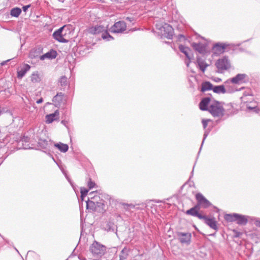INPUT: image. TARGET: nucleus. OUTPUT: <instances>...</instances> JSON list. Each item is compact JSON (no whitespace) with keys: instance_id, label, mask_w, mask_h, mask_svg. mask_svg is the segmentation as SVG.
<instances>
[{"instance_id":"4c0bfd02","label":"nucleus","mask_w":260,"mask_h":260,"mask_svg":"<svg viewBox=\"0 0 260 260\" xmlns=\"http://www.w3.org/2000/svg\"><path fill=\"white\" fill-rule=\"evenodd\" d=\"M194 208H195L197 211L199 212V210L201 208H202L201 205L199 204V203L198 202H197V204L196 206H194L193 207Z\"/></svg>"},{"instance_id":"49530a36","label":"nucleus","mask_w":260,"mask_h":260,"mask_svg":"<svg viewBox=\"0 0 260 260\" xmlns=\"http://www.w3.org/2000/svg\"><path fill=\"white\" fill-rule=\"evenodd\" d=\"M10 60V59H8V60H6V61H3V62L1 63V65H2V66H4L5 64H6V62H7L9 61Z\"/></svg>"},{"instance_id":"412c9836","label":"nucleus","mask_w":260,"mask_h":260,"mask_svg":"<svg viewBox=\"0 0 260 260\" xmlns=\"http://www.w3.org/2000/svg\"><path fill=\"white\" fill-rule=\"evenodd\" d=\"M185 213L187 215H190L192 216L197 217L200 219H202L203 218H205L204 215H203L199 213V212L197 211V210L193 207L187 210Z\"/></svg>"},{"instance_id":"7ed1b4c3","label":"nucleus","mask_w":260,"mask_h":260,"mask_svg":"<svg viewBox=\"0 0 260 260\" xmlns=\"http://www.w3.org/2000/svg\"><path fill=\"white\" fill-rule=\"evenodd\" d=\"M215 66L217 69V72L219 73H223L231 67L230 60L226 56L218 59L215 63Z\"/></svg>"},{"instance_id":"2eb2a0df","label":"nucleus","mask_w":260,"mask_h":260,"mask_svg":"<svg viewBox=\"0 0 260 260\" xmlns=\"http://www.w3.org/2000/svg\"><path fill=\"white\" fill-rule=\"evenodd\" d=\"M246 77L247 75L245 74H238L235 77L231 78L230 81L232 83L240 84L244 82V80Z\"/></svg>"},{"instance_id":"79ce46f5","label":"nucleus","mask_w":260,"mask_h":260,"mask_svg":"<svg viewBox=\"0 0 260 260\" xmlns=\"http://www.w3.org/2000/svg\"><path fill=\"white\" fill-rule=\"evenodd\" d=\"M228 83H229V81H225V82H224V83H225V88H226V87H227V86H228V87H229L230 89H233V90H234V91H235V89H234L233 87H232L230 85H226L227 84H228Z\"/></svg>"},{"instance_id":"f704fd0d","label":"nucleus","mask_w":260,"mask_h":260,"mask_svg":"<svg viewBox=\"0 0 260 260\" xmlns=\"http://www.w3.org/2000/svg\"><path fill=\"white\" fill-rule=\"evenodd\" d=\"M95 185V183L94 182L92 181L91 180V179L90 178H89V180L87 182V186L89 189H92L94 187V186Z\"/></svg>"},{"instance_id":"bb28decb","label":"nucleus","mask_w":260,"mask_h":260,"mask_svg":"<svg viewBox=\"0 0 260 260\" xmlns=\"http://www.w3.org/2000/svg\"><path fill=\"white\" fill-rule=\"evenodd\" d=\"M238 213L226 214L224 215V219L228 222H236Z\"/></svg>"},{"instance_id":"4be33fe9","label":"nucleus","mask_w":260,"mask_h":260,"mask_svg":"<svg viewBox=\"0 0 260 260\" xmlns=\"http://www.w3.org/2000/svg\"><path fill=\"white\" fill-rule=\"evenodd\" d=\"M30 69V66L27 64H25L23 68L18 71H17V77L19 79H21L24 77L27 71Z\"/></svg>"},{"instance_id":"a211bd4d","label":"nucleus","mask_w":260,"mask_h":260,"mask_svg":"<svg viewBox=\"0 0 260 260\" xmlns=\"http://www.w3.org/2000/svg\"><path fill=\"white\" fill-rule=\"evenodd\" d=\"M57 54V52L55 50L51 49L44 55H41L40 56V59L42 60H44L46 58L54 59L56 58Z\"/></svg>"},{"instance_id":"603ef678","label":"nucleus","mask_w":260,"mask_h":260,"mask_svg":"<svg viewBox=\"0 0 260 260\" xmlns=\"http://www.w3.org/2000/svg\"><path fill=\"white\" fill-rule=\"evenodd\" d=\"M89 203H90V204H93V202L92 201H90V202H89Z\"/></svg>"},{"instance_id":"20e7f679","label":"nucleus","mask_w":260,"mask_h":260,"mask_svg":"<svg viewBox=\"0 0 260 260\" xmlns=\"http://www.w3.org/2000/svg\"><path fill=\"white\" fill-rule=\"evenodd\" d=\"M106 250V248L104 245L95 241L90 246V251L94 255L102 256Z\"/></svg>"},{"instance_id":"39448f33","label":"nucleus","mask_w":260,"mask_h":260,"mask_svg":"<svg viewBox=\"0 0 260 260\" xmlns=\"http://www.w3.org/2000/svg\"><path fill=\"white\" fill-rule=\"evenodd\" d=\"M126 23L123 21H118L110 28V31L113 33H121L125 30Z\"/></svg>"},{"instance_id":"c03bdc74","label":"nucleus","mask_w":260,"mask_h":260,"mask_svg":"<svg viewBox=\"0 0 260 260\" xmlns=\"http://www.w3.org/2000/svg\"><path fill=\"white\" fill-rule=\"evenodd\" d=\"M214 80L216 82H220L221 81V79L220 78H219L216 77V78H214Z\"/></svg>"},{"instance_id":"de8ad7c7","label":"nucleus","mask_w":260,"mask_h":260,"mask_svg":"<svg viewBox=\"0 0 260 260\" xmlns=\"http://www.w3.org/2000/svg\"><path fill=\"white\" fill-rule=\"evenodd\" d=\"M61 123L63 124L64 125L66 126V124L67 123V122L65 120H62Z\"/></svg>"},{"instance_id":"c85d7f7f","label":"nucleus","mask_w":260,"mask_h":260,"mask_svg":"<svg viewBox=\"0 0 260 260\" xmlns=\"http://www.w3.org/2000/svg\"><path fill=\"white\" fill-rule=\"evenodd\" d=\"M128 250L126 247H124L120 252L119 255L120 260H125L128 255Z\"/></svg>"},{"instance_id":"3c124183","label":"nucleus","mask_w":260,"mask_h":260,"mask_svg":"<svg viewBox=\"0 0 260 260\" xmlns=\"http://www.w3.org/2000/svg\"><path fill=\"white\" fill-rule=\"evenodd\" d=\"M248 109H253V108H251V107H248Z\"/></svg>"},{"instance_id":"7c9ffc66","label":"nucleus","mask_w":260,"mask_h":260,"mask_svg":"<svg viewBox=\"0 0 260 260\" xmlns=\"http://www.w3.org/2000/svg\"><path fill=\"white\" fill-rule=\"evenodd\" d=\"M38 144L41 148L46 149L48 148L49 144L47 140L40 139L39 140Z\"/></svg>"},{"instance_id":"c9c22d12","label":"nucleus","mask_w":260,"mask_h":260,"mask_svg":"<svg viewBox=\"0 0 260 260\" xmlns=\"http://www.w3.org/2000/svg\"><path fill=\"white\" fill-rule=\"evenodd\" d=\"M209 120H210L209 119H203L202 120V122L203 126V127L204 129H206V128L207 127L208 122Z\"/></svg>"},{"instance_id":"423d86ee","label":"nucleus","mask_w":260,"mask_h":260,"mask_svg":"<svg viewBox=\"0 0 260 260\" xmlns=\"http://www.w3.org/2000/svg\"><path fill=\"white\" fill-rule=\"evenodd\" d=\"M162 35L169 39H171L174 35V29L169 24L165 23L160 28Z\"/></svg>"},{"instance_id":"1a4fd4ad","label":"nucleus","mask_w":260,"mask_h":260,"mask_svg":"<svg viewBox=\"0 0 260 260\" xmlns=\"http://www.w3.org/2000/svg\"><path fill=\"white\" fill-rule=\"evenodd\" d=\"M17 146L19 149H27L31 148L29 143V138L23 136L18 142Z\"/></svg>"},{"instance_id":"f3484780","label":"nucleus","mask_w":260,"mask_h":260,"mask_svg":"<svg viewBox=\"0 0 260 260\" xmlns=\"http://www.w3.org/2000/svg\"><path fill=\"white\" fill-rule=\"evenodd\" d=\"M204 217L202 219H204L206 224L209 225L211 228L217 231L218 227L217 226V221L215 220L214 218H209L206 216L204 215Z\"/></svg>"},{"instance_id":"e433bc0d","label":"nucleus","mask_w":260,"mask_h":260,"mask_svg":"<svg viewBox=\"0 0 260 260\" xmlns=\"http://www.w3.org/2000/svg\"><path fill=\"white\" fill-rule=\"evenodd\" d=\"M233 232L234 233V237L236 238L239 237L242 235V233L239 232L235 230H233Z\"/></svg>"},{"instance_id":"6e6552de","label":"nucleus","mask_w":260,"mask_h":260,"mask_svg":"<svg viewBox=\"0 0 260 260\" xmlns=\"http://www.w3.org/2000/svg\"><path fill=\"white\" fill-rule=\"evenodd\" d=\"M196 199L201 205L202 208H207L211 205L210 202L207 200L201 193H198L196 195Z\"/></svg>"},{"instance_id":"f257e3e1","label":"nucleus","mask_w":260,"mask_h":260,"mask_svg":"<svg viewBox=\"0 0 260 260\" xmlns=\"http://www.w3.org/2000/svg\"><path fill=\"white\" fill-rule=\"evenodd\" d=\"M208 111L214 117H221L224 115V109L221 103L214 101L210 104Z\"/></svg>"},{"instance_id":"a18cd8bd","label":"nucleus","mask_w":260,"mask_h":260,"mask_svg":"<svg viewBox=\"0 0 260 260\" xmlns=\"http://www.w3.org/2000/svg\"><path fill=\"white\" fill-rule=\"evenodd\" d=\"M43 100L42 98H41L39 100H38L37 101V104H41L43 102Z\"/></svg>"},{"instance_id":"0eeeda50","label":"nucleus","mask_w":260,"mask_h":260,"mask_svg":"<svg viewBox=\"0 0 260 260\" xmlns=\"http://www.w3.org/2000/svg\"><path fill=\"white\" fill-rule=\"evenodd\" d=\"M64 27L65 26H63L60 27L57 30L55 31L53 34V38L56 40L61 43H68L69 41L68 39H66L61 36L62 31H63Z\"/></svg>"},{"instance_id":"cd10ccee","label":"nucleus","mask_w":260,"mask_h":260,"mask_svg":"<svg viewBox=\"0 0 260 260\" xmlns=\"http://www.w3.org/2000/svg\"><path fill=\"white\" fill-rule=\"evenodd\" d=\"M54 146L57 148L61 152H66L69 149V146L67 144L62 143H56Z\"/></svg>"},{"instance_id":"72a5a7b5","label":"nucleus","mask_w":260,"mask_h":260,"mask_svg":"<svg viewBox=\"0 0 260 260\" xmlns=\"http://www.w3.org/2000/svg\"><path fill=\"white\" fill-rule=\"evenodd\" d=\"M60 83L61 86H65L67 84V78L65 76H62L60 79Z\"/></svg>"},{"instance_id":"b1692460","label":"nucleus","mask_w":260,"mask_h":260,"mask_svg":"<svg viewBox=\"0 0 260 260\" xmlns=\"http://www.w3.org/2000/svg\"><path fill=\"white\" fill-rule=\"evenodd\" d=\"M197 63L198 66L203 73L205 71L207 67L208 66L206 61L200 57H197Z\"/></svg>"},{"instance_id":"8fccbe9b","label":"nucleus","mask_w":260,"mask_h":260,"mask_svg":"<svg viewBox=\"0 0 260 260\" xmlns=\"http://www.w3.org/2000/svg\"><path fill=\"white\" fill-rule=\"evenodd\" d=\"M61 36L63 37L64 38L66 36V34H63V31H62V33H61Z\"/></svg>"},{"instance_id":"9d476101","label":"nucleus","mask_w":260,"mask_h":260,"mask_svg":"<svg viewBox=\"0 0 260 260\" xmlns=\"http://www.w3.org/2000/svg\"><path fill=\"white\" fill-rule=\"evenodd\" d=\"M179 49L182 53L185 54L186 58L189 60V61L186 63L187 66L188 67L190 62V60L193 56V55L190 54L191 52L190 49L184 45H180L179 46Z\"/></svg>"},{"instance_id":"58836bf2","label":"nucleus","mask_w":260,"mask_h":260,"mask_svg":"<svg viewBox=\"0 0 260 260\" xmlns=\"http://www.w3.org/2000/svg\"><path fill=\"white\" fill-rule=\"evenodd\" d=\"M208 132L207 131H206L204 134V138H203V141H202V145H201V146H202L204 141H205V140L206 139V137H207L208 135ZM202 147H201V148Z\"/></svg>"},{"instance_id":"09e8293b","label":"nucleus","mask_w":260,"mask_h":260,"mask_svg":"<svg viewBox=\"0 0 260 260\" xmlns=\"http://www.w3.org/2000/svg\"><path fill=\"white\" fill-rule=\"evenodd\" d=\"M256 226L260 228V221H256Z\"/></svg>"},{"instance_id":"a19ab883","label":"nucleus","mask_w":260,"mask_h":260,"mask_svg":"<svg viewBox=\"0 0 260 260\" xmlns=\"http://www.w3.org/2000/svg\"><path fill=\"white\" fill-rule=\"evenodd\" d=\"M30 5H26V6H24L23 7H22V10L24 12H26V11L28 10V9L30 7Z\"/></svg>"},{"instance_id":"6ab92c4d","label":"nucleus","mask_w":260,"mask_h":260,"mask_svg":"<svg viewBox=\"0 0 260 260\" xmlns=\"http://www.w3.org/2000/svg\"><path fill=\"white\" fill-rule=\"evenodd\" d=\"M191 46L196 51L200 53H204L206 51V46L202 43H192Z\"/></svg>"},{"instance_id":"37998d69","label":"nucleus","mask_w":260,"mask_h":260,"mask_svg":"<svg viewBox=\"0 0 260 260\" xmlns=\"http://www.w3.org/2000/svg\"><path fill=\"white\" fill-rule=\"evenodd\" d=\"M125 20H127V21H129L130 22H132L134 20V19L133 17H127L126 18H125Z\"/></svg>"},{"instance_id":"ddd939ff","label":"nucleus","mask_w":260,"mask_h":260,"mask_svg":"<svg viewBox=\"0 0 260 260\" xmlns=\"http://www.w3.org/2000/svg\"><path fill=\"white\" fill-rule=\"evenodd\" d=\"M177 236L181 243H187L190 242L191 235L189 233L178 232Z\"/></svg>"},{"instance_id":"c756f323","label":"nucleus","mask_w":260,"mask_h":260,"mask_svg":"<svg viewBox=\"0 0 260 260\" xmlns=\"http://www.w3.org/2000/svg\"><path fill=\"white\" fill-rule=\"evenodd\" d=\"M21 12V9L19 8H14L11 10L10 14L12 16L17 17L20 15Z\"/></svg>"},{"instance_id":"393cba45","label":"nucleus","mask_w":260,"mask_h":260,"mask_svg":"<svg viewBox=\"0 0 260 260\" xmlns=\"http://www.w3.org/2000/svg\"><path fill=\"white\" fill-rule=\"evenodd\" d=\"M43 49L41 47L36 48L32 49L29 53V57L31 58H37L41 56Z\"/></svg>"},{"instance_id":"9b49d317","label":"nucleus","mask_w":260,"mask_h":260,"mask_svg":"<svg viewBox=\"0 0 260 260\" xmlns=\"http://www.w3.org/2000/svg\"><path fill=\"white\" fill-rule=\"evenodd\" d=\"M52 102L54 103L55 106H60L62 104H64L66 102L64 94L62 92L58 93L53 97Z\"/></svg>"},{"instance_id":"4468645a","label":"nucleus","mask_w":260,"mask_h":260,"mask_svg":"<svg viewBox=\"0 0 260 260\" xmlns=\"http://www.w3.org/2000/svg\"><path fill=\"white\" fill-rule=\"evenodd\" d=\"M227 46L228 45L225 44L216 43L213 46L212 50L214 54L219 55L224 52Z\"/></svg>"},{"instance_id":"ea45409f","label":"nucleus","mask_w":260,"mask_h":260,"mask_svg":"<svg viewBox=\"0 0 260 260\" xmlns=\"http://www.w3.org/2000/svg\"><path fill=\"white\" fill-rule=\"evenodd\" d=\"M122 205H123L125 209H127L128 207H134V206L132 204H128L127 203H123Z\"/></svg>"},{"instance_id":"5701e85b","label":"nucleus","mask_w":260,"mask_h":260,"mask_svg":"<svg viewBox=\"0 0 260 260\" xmlns=\"http://www.w3.org/2000/svg\"><path fill=\"white\" fill-rule=\"evenodd\" d=\"M247 216L238 214L237 216L236 223L239 225H245L248 222Z\"/></svg>"},{"instance_id":"2f4dec72","label":"nucleus","mask_w":260,"mask_h":260,"mask_svg":"<svg viewBox=\"0 0 260 260\" xmlns=\"http://www.w3.org/2000/svg\"><path fill=\"white\" fill-rule=\"evenodd\" d=\"M40 80H41L40 77L37 72L32 74V75L31 76V82H34V83H38V82H39L40 81Z\"/></svg>"},{"instance_id":"a878e982","label":"nucleus","mask_w":260,"mask_h":260,"mask_svg":"<svg viewBox=\"0 0 260 260\" xmlns=\"http://www.w3.org/2000/svg\"><path fill=\"white\" fill-rule=\"evenodd\" d=\"M213 85L210 82L206 81L202 83L201 91L205 92L207 90H213Z\"/></svg>"},{"instance_id":"473e14b6","label":"nucleus","mask_w":260,"mask_h":260,"mask_svg":"<svg viewBox=\"0 0 260 260\" xmlns=\"http://www.w3.org/2000/svg\"><path fill=\"white\" fill-rule=\"evenodd\" d=\"M88 192V190L84 187H81L80 188V192H81V198L83 199V198L86 196L87 193Z\"/></svg>"},{"instance_id":"f8f14e48","label":"nucleus","mask_w":260,"mask_h":260,"mask_svg":"<svg viewBox=\"0 0 260 260\" xmlns=\"http://www.w3.org/2000/svg\"><path fill=\"white\" fill-rule=\"evenodd\" d=\"M213 91L214 92L218 94H224L234 92L233 89H230L228 86L225 88V86L223 85L213 86Z\"/></svg>"},{"instance_id":"dca6fc26","label":"nucleus","mask_w":260,"mask_h":260,"mask_svg":"<svg viewBox=\"0 0 260 260\" xmlns=\"http://www.w3.org/2000/svg\"><path fill=\"white\" fill-rule=\"evenodd\" d=\"M211 102L210 97H206L201 100L199 104L200 109L202 111H208L209 109L208 105Z\"/></svg>"},{"instance_id":"aec40b11","label":"nucleus","mask_w":260,"mask_h":260,"mask_svg":"<svg viewBox=\"0 0 260 260\" xmlns=\"http://www.w3.org/2000/svg\"><path fill=\"white\" fill-rule=\"evenodd\" d=\"M59 116V112L57 110L54 112V113L47 115L46 116V122L47 123H51L53 121L57 119Z\"/></svg>"},{"instance_id":"f03ea898","label":"nucleus","mask_w":260,"mask_h":260,"mask_svg":"<svg viewBox=\"0 0 260 260\" xmlns=\"http://www.w3.org/2000/svg\"><path fill=\"white\" fill-rule=\"evenodd\" d=\"M89 33L93 35L102 33V37L104 40L110 41L113 40L114 38L108 32L107 29L102 25H96L91 27L88 29Z\"/></svg>"}]
</instances>
